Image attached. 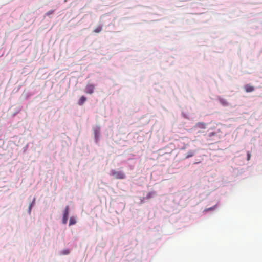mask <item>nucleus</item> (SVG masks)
<instances>
[{
	"mask_svg": "<svg viewBox=\"0 0 262 262\" xmlns=\"http://www.w3.org/2000/svg\"><path fill=\"white\" fill-rule=\"evenodd\" d=\"M151 196V193H149V194L147 195V198H150Z\"/></svg>",
	"mask_w": 262,
	"mask_h": 262,
	"instance_id": "obj_14",
	"label": "nucleus"
},
{
	"mask_svg": "<svg viewBox=\"0 0 262 262\" xmlns=\"http://www.w3.org/2000/svg\"><path fill=\"white\" fill-rule=\"evenodd\" d=\"M115 179H124L125 178L126 176L124 173L122 171H116L113 170L111 171V174Z\"/></svg>",
	"mask_w": 262,
	"mask_h": 262,
	"instance_id": "obj_1",
	"label": "nucleus"
},
{
	"mask_svg": "<svg viewBox=\"0 0 262 262\" xmlns=\"http://www.w3.org/2000/svg\"><path fill=\"white\" fill-rule=\"evenodd\" d=\"M219 101L220 103L224 106H226L228 105V103L227 100L224 98H220Z\"/></svg>",
	"mask_w": 262,
	"mask_h": 262,
	"instance_id": "obj_7",
	"label": "nucleus"
},
{
	"mask_svg": "<svg viewBox=\"0 0 262 262\" xmlns=\"http://www.w3.org/2000/svg\"><path fill=\"white\" fill-rule=\"evenodd\" d=\"M31 205H30V207H29V210H31Z\"/></svg>",
	"mask_w": 262,
	"mask_h": 262,
	"instance_id": "obj_16",
	"label": "nucleus"
},
{
	"mask_svg": "<svg viewBox=\"0 0 262 262\" xmlns=\"http://www.w3.org/2000/svg\"><path fill=\"white\" fill-rule=\"evenodd\" d=\"M251 158V154L249 152H247V160L249 161Z\"/></svg>",
	"mask_w": 262,
	"mask_h": 262,
	"instance_id": "obj_12",
	"label": "nucleus"
},
{
	"mask_svg": "<svg viewBox=\"0 0 262 262\" xmlns=\"http://www.w3.org/2000/svg\"><path fill=\"white\" fill-rule=\"evenodd\" d=\"M68 215H69V206H66L64 213L63 215V218H62V223L64 224H66L67 223L68 219Z\"/></svg>",
	"mask_w": 262,
	"mask_h": 262,
	"instance_id": "obj_2",
	"label": "nucleus"
},
{
	"mask_svg": "<svg viewBox=\"0 0 262 262\" xmlns=\"http://www.w3.org/2000/svg\"><path fill=\"white\" fill-rule=\"evenodd\" d=\"M214 134V133H211L210 134V136H211V135H213Z\"/></svg>",
	"mask_w": 262,
	"mask_h": 262,
	"instance_id": "obj_15",
	"label": "nucleus"
},
{
	"mask_svg": "<svg viewBox=\"0 0 262 262\" xmlns=\"http://www.w3.org/2000/svg\"><path fill=\"white\" fill-rule=\"evenodd\" d=\"M69 251H68V250H65V251H64L63 252V254H68V253H69Z\"/></svg>",
	"mask_w": 262,
	"mask_h": 262,
	"instance_id": "obj_13",
	"label": "nucleus"
},
{
	"mask_svg": "<svg viewBox=\"0 0 262 262\" xmlns=\"http://www.w3.org/2000/svg\"><path fill=\"white\" fill-rule=\"evenodd\" d=\"M86 100V98L85 97H84V96H82L79 99V101H78V104L79 105H82L83 104V103L85 102Z\"/></svg>",
	"mask_w": 262,
	"mask_h": 262,
	"instance_id": "obj_6",
	"label": "nucleus"
},
{
	"mask_svg": "<svg viewBox=\"0 0 262 262\" xmlns=\"http://www.w3.org/2000/svg\"><path fill=\"white\" fill-rule=\"evenodd\" d=\"M95 89V85L92 84H88L85 87V92L88 94H92Z\"/></svg>",
	"mask_w": 262,
	"mask_h": 262,
	"instance_id": "obj_3",
	"label": "nucleus"
},
{
	"mask_svg": "<svg viewBox=\"0 0 262 262\" xmlns=\"http://www.w3.org/2000/svg\"><path fill=\"white\" fill-rule=\"evenodd\" d=\"M102 29V26H98L94 30V32H95V33H99L101 31Z\"/></svg>",
	"mask_w": 262,
	"mask_h": 262,
	"instance_id": "obj_8",
	"label": "nucleus"
},
{
	"mask_svg": "<svg viewBox=\"0 0 262 262\" xmlns=\"http://www.w3.org/2000/svg\"><path fill=\"white\" fill-rule=\"evenodd\" d=\"M195 127L200 129H205L206 128V124L204 122H198L195 125Z\"/></svg>",
	"mask_w": 262,
	"mask_h": 262,
	"instance_id": "obj_5",
	"label": "nucleus"
},
{
	"mask_svg": "<svg viewBox=\"0 0 262 262\" xmlns=\"http://www.w3.org/2000/svg\"><path fill=\"white\" fill-rule=\"evenodd\" d=\"M76 220L75 219L73 218V217H71L70 219V221H69V226H71V225H74L75 224H76Z\"/></svg>",
	"mask_w": 262,
	"mask_h": 262,
	"instance_id": "obj_9",
	"label": "nucleus"
},
{
	"mask_svg": "<svg viewBox=\"0 0 262 262\" xmlns=\"http://www.w3.org/2000/svg\"><path fill=\"white\" fill-rule=\"evenodd\" d=\"M54 12V10H50L49 11H48L47 13H46V15H48V16H49L51 14H53Z\"/></svg>",
	"mask_w": 262,
	"mask_h": 262,
	"instance_id": "obj_11",
	"label": "nucleus"
},
{
	"mask_svg": "<svg viewBox=\"0 0 262 262\" xmlns=\"http://www.w3.org/2000/svg\"><path fill=\"white\" fill-rule=\"evenodd\" d=\"M194 155V152L192 151H190L188 152V154L186 155V158H189L190 157H192Z\"/></svg>",
	"mask_w": 262,
	"mask_h": 262,
	"instance_id": "obj_10",
	"label": "nucleus"
},
{
	"mask_svg": "<svg viewBox=\"0 0 262 262\" xmlns=\"http://www.w3.org/2000/svg\"><path fill=\"white\" fill-rule=\"evenodd\" d=\"M244 89L247 93L253 92L254 90V87L250 84H246L244 86Z\"/></svg>",
	"mask_w": 262,
	"mask_h": 262,
	"instance_id": "obj_4",
	"label": "nucleus"
}]
</instances>
